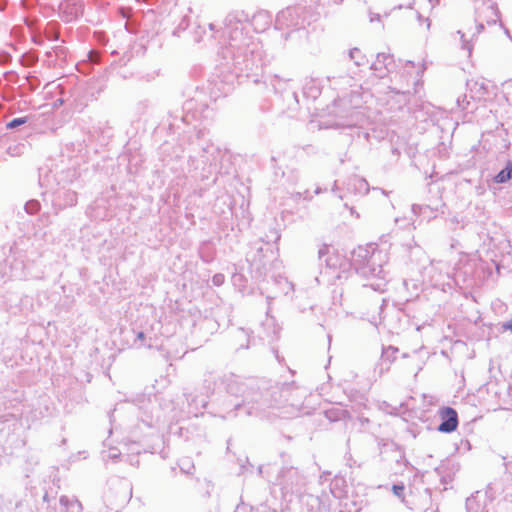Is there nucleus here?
Here are the masks:
<instances>
[{
  "instance_id": "f257e3e1",
  "label": "nucleus",
  "mask_w": 512,
  "mask_h": 512,
  "mask_svg": "<svg viewBox=\"0 0 512 512\" xmlns=\"http://www.w3.org/2000/svg\"><path fill=\"white\" fill-rule=\"evenodd\" d=\"M242 16L238 13H230L225 18V30L229 37V45L226 52L231 55L237 64L244 63L248 68L257 58L261 57V47L254 38L244 35Z\"/></svg>"
},
{
  "instance_id": "f03ea898",
  "label": "nucleus",
  "mask_w": 512,
  "mask_h": 512,
  "mask_svg": "<svg viewBox=\"0 0 512 512\" xmlns=\"http://www.w3.org/2000/svg\"><path fill=\"white\" fill-rule=\"evenodd\" d=\"M386 255L376 247L359 246L352 252L351 263L357 273L367 280L375 279L368 285L374 290L383 291L386 286V272L383 262Z\"/></svg>"
},
{
  "instance_id": "7ed1b4c3",
  "label": "nucleus",
  "mask_w": 512,
  "mask_h": 512,
  "mask_svg": "<svg viewBox=\"0 0 512 512\" xmlns=\"http://www.w3.org/2000/svg\"><path fill=\"white\" fill-rule=\"evenodd\" d=\"M228 391L233 395L243 397L241 404H235L236 410L243 407L246 408L247 415L257 416L268 408L276 407L279 403L278 396L281 397L283 392H288V389L283 391L275 389L271 392L261 393L243 382L234 381L228 384Z\"/></svg>"
},
{
  "instance_id": "20e7f679",
  "label": "nucleus",
  "mask_w": 512,
  "mask_h": 512,
  "mask_svg": "<svg viewBox=\"0 0 512 512\" xmlns=\"http://www.w3.org/2000/svg\"><path fill=\"white\" fill-rule=\"evenodd\" d=\"M500 19V13L497 4L493 0L482 2L475 9V27H465L464 30H458L457 34L460 36L461 47L463 50L471 55L473 50V40L484 30L485 23L487 25L496 24Z\"/></svg>"
},
{
  "instance_id": "39448f33",
  "label": "nucleus",
  "mask_w": 512,
  "mask_h": 512,
  "mask_svg": "<svg viewBox=\"0 0 512 512\" xmlns=\"http://www.w3.org/2000/svg\"><path fill=\"white\" fill-rule=\"evenodd\" d=\"M281 489L284 497L301 496L305 491L306 479L295 468H288L281 475Z\"/></svg>"
},
{
  "instance_id": "423d86ee",
  "label": "nucleus",
  "mask_w": 512,
  "mask_h": 512,
  "mask_svg": "<svg viewBox=\"0 0 512 512\" xmlns=\"http://www.w3.org/2000/svg\"><path fill=\"white\" fill-rule=\"evenodd\" d=\"M299 7H288L280 11L275 20L276 29L283 30L287 28L299 29L303 27L304 20L300 15Z\"/></svg>"
},
{
  "instance_id": "0eeeda50",
  "label": "nucleus",
  "mask_w": 512,
  "mask_h": 512,
  "mask_svg": "<svg viewBox=\"0 0 512 512\" xmlns=\"http://www.w3.org/2000/svg\"><path fill=\"white\" fill-rule=\"evenodd\" d=\"M439 416L442 422L438 427V431L443 433H451L456 430L458 426V415L453 408L444 407L440 409Z\"/></svg>"
},
{
  "instance_id": "6e6552de",
  "label": "nucleus",
  "mask_w": 512,
  "mask_h": 512,
  "mask_svg": "<svg viewBox=\"0 0 512 512\" xmlns=\"http://www.w3.org/2000/svg\"><path fill=\"white\" fill-rule=\"evenodd\" d=\"M393 64V57L389 54L379 53L376 60L372 63L373 69L379 78H383L389 71V67Z\"/></svg>"
},
{
  "instance_id": "1a4fd4ad",
  "label": "nucleus",
  "mask_w": 512,
  "mask_h": 512,
  "mask_svg": "<svg viewBox=\"0 0 512 512\" xmlns=\"http://www.w3.org/2000/svg\"><path fill=\"white\" fill-rule=\"evenodd\" d=\"M60 504L63 507V512H81L82 505L78 499L68 496H61Z\"/></svg>"
},
{
  "instance_id": "9d476101",
  "label": "nucleus",
  "mask_w": 512,
  "mask_h": 512,
  "mask_svg": "<svg viewBox=\"0 0 512 512\" xmlns=\"http://www.w3.org/2000/svg\"><path fill=\"white\" fill-rule=\"evenodd\" d=\"M299 497L302 504L307 507L308 512H317L319 510L321 504L319 497L311 494L304 495L303 493Z\"/></svg>"
},
{
  "instance_id": "9b49d317",
  "label": "nucleus",
  "mask_w": 512,
  "mask_h": 512,
  "mask_svg": "<svg viewBox=\"0 0 512 512\" xmlns=\"http://www.w3.org/2000/svg\"><path fill=\"white\" fill-rule=\"evenodd\" d=\"M398 353V348L394 346H388L383 348L381 355V365L386 364L385 369H389L391 363L396 359V354Z\"/></svg>"
},
{
  "instance_id": "f8f14e48",
  "label": "nucleus",
  "mask_w": 512,
  "mask_h": 512,
  "mask_svg": "<svg viewBox=\"0 0 512 512\" xmlns=\"http://www.w3.org/2000/svg\"><path fill=\"white\" fill-rule=\"evenodd\" d=\"M512 175V162L508 161L506 166L494 177L496 183H506L511 179Z\"/></svg>"
},
{
  "instance_id": "ddd939ff",
  "label": "nucleus",
  "mask_w": 512,
  "mask_h": 512,
  "mask_svg": "<svg viewBox=\"0 0 512 512\" xmlns=\"http://www.w3.org/2000/svg\"><path fill=\"white\" fill-rule=\"evenodd\" d=\"M412 211L415 215L426 216L429 219L432 217H435V211L429 206H422V205L414 204L412 206Z\"/></svg>"
},
{
  "instance_id": "4468645a",
  "label": "nucleus",
  "mask_w": 512,
  "mask_h": 512,
  "mask_svg": "<svg viewBox=\"0 0 512 512\" xmlns=\"http://www.w3.org/2000/svg\"><path fill=\"white\" fill-rule=\"evenodd\" d=\"M348 416V412L344 409H330L326 411V417L330 421L343 420Z\"/></svg>"
},
{
  "instance_id": "2eb2a0df",
  "label": "nucleus",
  "mask_w": 512,
  "mask_h": 512,
  "mask_svg": "<svg viewBox=\"0 0 512 512\" xmlns=\"http://www.w3.org/2000/svg\"><path fill=\"white\" fill-rule=\"evenodd\" d=\"M353 186L356 193L366 194L369 191L368 182L363 178L355 177L353 179Z\"/></svg>"
},
{
  "instance_id": "dca6fc26",
  "label": "nucleus",
  "mask_w": 512,
  "mask_h": 512,
  "mask_svg": "<svg viewBox=\"0 0 512 512\" xmlns=\"http://www.w3.org/2000/svg\"><path fill=\"white\" fill-rule=\"evenodd\" d=\"M349 57L355 62L357 66L364 64V56L358 48H353L349 51Z\"/></svg>"
},
{
  "instance_id": "f3484780",
  "label": "nucleus",
  "mask_w": 512,
  "mask_h": 512,
  "mask_svg": "<svg viewBox=\"0 0 512 512\" xmlns=\"http://www.w3.org/2000/svg\"><path fill=\"white\" fill-rule=\"evenodd\" d=\"M341 483H344V480L341 479V478H335L332 483H331V493L334 495V497L336 498H341L342 497V491L341 490H337V487L341 484Z\"/></svg>"
},
{
  "instance_id": "a211bd4d",
  "label": "nucleus",
  "mask_w": 512,
  "mask_h": 512,
  "mask_svg": "<svg viewBox=\"0 0 512 512\" xmlns=\"http://www.w3.org/2000/svg\"><path fill=\"white\" fill-rule=\"evenodd\" d=\"M25 209H26L27 213L35 214L40 210V204L36 200H31L25 204Z\"/></svg>"
},
{
  "instance_id": "6ab92c4d",
  "label": "nucleus",
  "mask_w": 512,
  "mask_h": 512,
  "mask_svg": "<svg viewBox=\"0 0 512 512\" xmlns=\"http://www.w3.org/2000/svg\"><path fill=\"white\" fill-rule=\"evenodd\" d=\"M64 196L66 206H74L77 203V194L74 191H67L64 193Z\"/></svg>"
},
{
  "instance_id": "aec40b11",
  "label": "nucleus",
  "mask_w": 512,
  "mask_h": 512,
  "mask_svg": "<svg viewBox=\"0 0 512 512\" xmlns=\"http://www.w3.org/2000/svg\"><path fill=\"white\" fill-rule=\"evenodd\" d=\"M404 490H405L404 484H394L392 486L393 494L396 497H398L399 499H401L402 501H404Z\"/></svg>"
},
{
  "instance_id": "412c9836",
  "label": "nucleus",
  "mask_w": 512,
  "mask_h": 512,
  "mask_svg": "<svg viewBox=\"0 0 512 512\" xmlns=\"http://www.w3.org/2000/svg\"><path fill=\"white\" fill-rule=\"evenodd\" d=\"M27 122V118L26 117H20V118H15L13 120H11L10 122H8L6 124V127L8 129H14L20 125H23Z\"/></svg>"
},
{
  "instance_id": "4be33fe9",
  "label": "nucleus",
  "mask_w": 512,
  "mask_h": 512,
  "mask_svg": "<svg viewBox=\"0 0 512 512\" xmlns=\"http://www.w3.org/2000/svg\"><path fill=\"white\" fill-rule=\"evenodd\" d=\"M469 101L467 99V96L466 95H462V96H459L457 98V106L461 109V110H468L469 108Z\"/></svg>"
},
{
  "instance_id": "5701e85b",
  "label": "nucleus",
  "mask_w": 512,
  "mask_h": 512,
  "mask_svg": "<svg viewBox=\"0 0 512 512\" xmlns=\"http://www.w3.org/2000/svg\"><path fill=\"white\" fill-rule=\"evenodd\" d=\"M224 280H225V277L223 274H215L213 277H212V283L213 285L215 286H221L223 283H224Z\"/></svg>"
},
{
  "instance_id": "b1692460",
  "label": "nucleus",
  "mask_w": 512,
  "mask_h": 512,
  "mask_svg": "<svg viewBox=\"0 0 512 512\" xmlns=\"http://www.w3.org/2000/svg\"><path fill=\"white\" fill-rule=\"evenodd\" d=\"M475 87H479V90H483L482 93H480L479 98L483 97L486 94V85L484 82L478 83L474 82Z\"/></svg>"
},
{
  "instance_id": "393cba45",
  "label": "nucleus",
  "mask_w": 512,
  "mask_h": 512,
  "mask_svg": "<svg viewBox=\"0 0 512 512\" xmlns=\"http://www.w3.org/2000/svg\"><path fill=\"white\" fill-rule=\"evenodd\" d=\"M328 246L327 245H322L320 247V249L318 250V256L319 258L321 259L324 255H326L328 253Z\"/></svg>"
},
{
  "instance_id": "a878e982",
  "label": "nucleus",
  "mask_w": 512,
  "mask_h": 512,
  "mask_svg": "<svg viewBox=\"0 0 512 512\" xmlns=\"http://www.w3.org/2000/svg\"><path fill=\"white\" fill-rule=\"evenodd\" d=\"M503 328L512 331V318L503 324Z\"/></svg>"
},
{
  "instance_id": "bb28decb",
  "label": "nucleus",
  "mask_w": 512,
  "mask_h": 512,
  "mask_svg": "<svg viewBox=\"0 0 512 512\" xmlns=\"http://www.w3.org/2000/svg\"><path fill=\"white\" fill-rule=\"evenodd\" d=\"M136 337H137V340L143 342L145 339V334H144V332L139 331V332H137Z\"/></svg>"
},
{
  "instance_id": "cd10ccee",
  "label": "nucleus",
  "mask_w": 512,
  "mask_h": 512,
  "mask_svg": "<svg viewBox=\"0 0 512 512\" xmlns=\"http://www.w3.org/2000/svg\"><path fill=\"white\" fill-rule=\"evenodd\" d=\"M354 125H355V123H354V122H352V121H348V122H346V123L341 124V125H340V127H352V126H354Z\"/></svg>"
},
{
  "instance_id": "c85d7f7f",
  "label": "nucleus",
  "mask_w": 512,
  "mask_h": 512,
  "mask_svg": "<svg viewBox=\"0 0 512 512\" xmlns=\"http://www.w3.org/2000/svg\"><path fill=\"white\" fill-rule=\"evenodd\" d=\"M257 18H268V16L264 13H260L258 14V16L254 17V20H256Z\"/></svg>"
},
{
  "instance_id": "c756f323",
  "label": "nucleus",
  "mask_w": 512,
  "mask_h": 512,
  "mask_svg": "<svg viewBox=\"0 0 512 512\" xmlns=\"http://www.w3.org/2000/svg\"><path fill=\"white\" fill-rule=\"evenodd\" d=\"M305 194H306L304 197L305 199H307V200L312 199V196L308 195V191H306Z\"/></svg>"
},
{
  "instance_id": "7c9ffc66",
  "label": "nucleus",
  "mask_w": 512,
  "mask_h": 512,
  "mask_svg": "<svg viewBox=\"0 0 512 512\" xmlns=\"http://www.w3.org/2000/svg\"><path fill=\"white\" fill-rule=\"evenodd\" d=\"M321 192H322L321 188H317V189L315 190V194H320Z\"/></svg>"
},
{
  "instance_id": "2f4dec72",
  "label": "nucleus",
  "mask_w": 512,
  "mask_h": 512,
  "mask_svg": "<svg viewBox=\"0 0 512 512\" xmlns=\"http://www.w3.org/2000/svg\"><path fill=\"white\" fill-rule=\"evenodd\" d=\"M336 188H337V182H334V185H333L332 190H333V191H335V190H336Z\"/></svg>"
},
{
  "instance_id": "473e14b6",
  "label": "nucleus",
  "mask_w": 512,
  "mask_h": 512,
  "mask_svg": "<svg viewBox=\"0 0 512 512\" xmlns=\"http://www.w3.org/2000/svg\"><path fill=\"white\" fill-rule=\"evenodd\" d=\"M336 2H342L343 0H335Z\"/></svg>"
}]
</instances>
